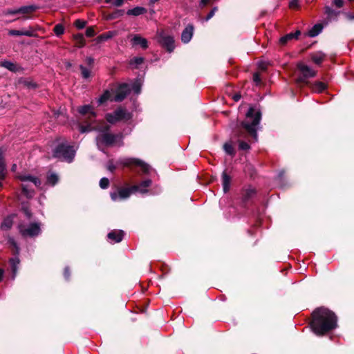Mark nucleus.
Here are the masks:
<instances>
[{"label": "nucleus", "mask_w": 354, "mask_h": 354, "mask_svg": "<svg viewBox=\"0 0 354 354\" xmlns=\"http://www.w3.org/2000/svg\"><path fill=\"white\" fill-rule=\"evenodd\" d=\"M310 327L317 335H323L337 326V317L330 310L319 308L313 311Z\"/></svg>", "instance_id": "obj_1"}, {"label": "nucleus", "mask_w": 354, "mask_h": 354, "mask_svg": "<svg viewBox=\"0 0 354 354\" xmlns=\"http://www.w3.org/2000/svg\"><path fill=\"white\" fill-rule=\"evenodd\" d=\"M261 120V113L250 107L246 113L245 121L241 122L242 127L255 140H257V127Z\"/></svg>", "instance_id": "obj_2"}, {"label": "nucleus", "mask_w": 354, "mask_h": 354, "mask_svg": "<svg viewBox=\"0 0 354 354\" xmlns=\"http://www.w3.org/2000/svg\"><path fill=\"white\" fill-rule=\"evenodd\" d=\"M75 155V149L73 146L67 145L66 143H60L53 151V157L62 160L71 162Z\"/></svg>", "instance_id": "obj_3"}, {"label": "nucleus", "mask_w": 354, "mask_h": 354, "mask_svg": "<svg viewBox=\"0 0 354 354\" xmlns=\"http://www.w3.org/2000/svg\"><path fill=\"white\" fill-rule=\"evenodd\" d=\"M17 178L22 182L21 188L23 193L28 198H32L34 196V191L30 187L28 183H32L35 187L41 185V180L38 178L28 174L18 175Z\"/></svg>", "instance_id": "obj_4"}, {"label": "nucleus", "mask_w": 354, "mask_h": 354, "mask_svg": "<svg viewBox=\"0 0 354 354\" xmlns=\"http://www.w3.org/2000/svg\"><path fill=\"white\" fill-rule=\"evenodd\" d=\"M132 118L131 113L129 112L123 107H119L113 113L106 115V120L111 124H115L118 122H127Z\"/></svg>", "instance_id": "obj_5"}, {"label": "nucleus", "mask_w": 354, "mask_h": 354, "mask_svg": "<svg viewBox=\"0 0 354 354\" xmlns=\"http://www.w3.org/2000/svg\"><path fill=\"white\" fill-rule=\"evenodd\" d=\"M17 227L19 233L24 237H35L41 233V225L39 223H32L28 225L19 223Z\"/></svg>", "instance_id": "obj_6"}, {"label": "nucleus", "mask_w": 354, "mask_h": 354, "mask_svg": "<svg viewBox=\"0 0 354 354\" xmlns=\"http://www.w3.org/2000/svg\"><path fill=\"white\" fill-rule=\"evenodd\" d=\"M109 127H106V131L109 130ZM119 137L118 135L111 134L108 133L107 131L100 133L97 137H96V143L97 145V147L100 149L102 150V147L104 146H111L115 142H116L118 138Z\"/></svg>", "instance_id": "obj_7"}, {"label": "nucleus", "mask_w": 354, "mask_h": 354, "mask_svg": "<svg viewBox=\"0 0 354 354\" xmlns=\"http://www.w3.org/2000/svg\"><path fill=\"white\" fill-rule=\"evenodd\" d=\"M157 36L158 42L165 47L169 53L172 52L175 48L174 37L165 34L163 30L158 31Z\"/></svg>", "instance_id": "obj_8"}, {"label": "nucleus", "mask_w": 354, "mask_h": 354, "mask_svg": "<svg viewBox=\"0 0 354 354\" xmlns=\"http://www.w3.org/2000/svg\"><path fill=\"white\" fill-rule=\"evenodd\" d=\"M134 193L132 186L130 187H120L117 191L111 192V198L113 201H123L128 198Z\"/></svg>", "instance_id": "obj_9"}, {"label": "nucleus", "mask_w": 354, "mask_h": 354, "mask_svg": "<svg viewBox=\"0 0 354 354\" xmlns=\"http://www.w3.org/2000/svg\"><path fill=\"white\" fill-rule=\"evenodd\" d=\"M121 162L124 166H126V167H128V166H130L132 165H137L142 169V171L145 174H148L151 170V167L149 165L146 164L145 162H144L143 161H142L141 160H139V159L131 158H124L121 161Z\"/></svg>", "instance_id": "obj_10"}, {"label": "nucleus", "mask_w": 354, "mask_h": 354, "mask_svg": "<svg viewBox=\"0 0 354 354\" xmlns=\"http://www.w3.org/2000/svg\"><path fill=\"white\" fill-rule=\"evenodd\" d=\"M130 87L126 84L123 83L118 86L117 89L115 90V95L114 97L111 100V101L115 102H121L122 101L127 95L130 93Z\"/></svg>", "instance_id": "obj_11"}, {"label": "nucleus", "mask_w": 354, "mask_h": 354, "mask_svg": "<svg viewBox=\"0 0 354 354\" xmlns=\"http://www.w3.org/2000/svg\"><path fill=\"white\" fill-rule=\"evenodd\" d=\"M298 68L301 71L302 75L297 79L298 82H305L306 80L315 76L316 72L312 68L303 64L298 65Z\"/></svg>", "instance_id": "obj_12"}, {"label": "nucleus", "mask_w": 354, "mask_h": 354, "mask_svg": "<svg viewBox=\"0 0 354 354\" xmlns=\"http://www.w3.org/2000/svg\"><path fill=\"white\" fill-rule=\"evenodd\" d=\"M151 184L152 181L150 179H147L142 181L138 185H133L132 189L134 192H138L141 194H145L148 192L147 188L149 187Z\"/></svg>", "instance_id": "obj_13"}, {"label": "nucleus", "mask_w": 354, "mask_h": 354, "mask_svg": "<svg viewBox=\"0 0 354 354\" xmlns=\"http://www.w3.org/2000/svg\"><path fill=\"white\" fill-rule=\"evenodd\" d=\"M38 9V7L35 5L21 6L18 8L19 14L24 15V19H30L31 17L28 16L30 13L35 12Z\"/></svg>", "instance_id": "obj_14"}, {"label": "nucleus", "mask_w": 354, "mask_h": 354, "mask_svg": "<svg viewBox=\"0 0 354 354\" xmlns=\"http://www.w3.org/2000/svg\"><path fill=\"white\" fill-rule=\"evenodd\" d=\"M194 27L192 25H188L183 31L181 35V40L183 43H188L193 36Z\"/></svg>", "instance_id": "obj_15"}, {"label": "nucleus", "mask_w": 354, "mask_h": 354, "mask_svg": "<svg viewBox=\"0 0 354 354\" xmlns=\"http://www.w3.org/2000/svg\"><path fill=\"white\" fill-rule=\"evenodd\" d=\"M15 214H11L6 216L2 221L0 228L3 231H8L10 230L13 225L14 218Z\"/></svg>", "instance_id": "obj_16"}, {"label": "nucleus", "mask_w": 354, "mask_h": 354, "mask_svg": "<svg viewBox=\"0 0 354 354\" xmlns=\"http://www.w3.org/2000/svg\"><path fill=\"white\" fill-rule=\"evenodd\" d=\"M131 42L133 46H140L143 49L148 47L147 40L140 35H134L131 39Z\"/></svg>", "instance_id": "obj_17"}, {"label": "nucleus", "mask_w": 354, "mask_h": 354, "mask_svg": "<svg viewBox=\"0 0 354 354\" xmlns=\"http://www.w3.org/2000/svg\"><path fill=\"white\" fill-rule=\"evenodd\" d=\"M0 66L9 70L11 72H18L22 70V68L17 65V64L10 62V61H3L0 63Z\"/></svg>", "instance_id": "obj_18"}, {"label": "nucleus", "mask_w": 354, "mask_h": 354, "mask_svg": "<svg viewBox=\"0 0 354 354\" xmlns=\"http://www.w3.org/2000/svg\"><path fill=\"white\" fill-rule=\"evenodd\" d=\"M78 111L83 115H88V118L91 120L95 118V113L93 111L92 106L90 105H84L80 106L78 109Z\"/></svg>", "instance_id": "obj_19"}, {"label": "nucleus", "mask_w": 354, "mask_h": 354, "mask_svg": "<svg viewBox=\"0 0 354 354\" xmlns=\"http://www.w3.org/2000/svg\"><path fill=\"white\" fill-rule=\"evenodd\" d=\"M9 35L11 36H28V37H34L35 35L33 32V30L30 28L29 30H10L8 32Z\"/></svg>", "instance_id": "obj_20"}, {"label": "nucleus", "mask_w": 354, "mask_h": 354, "mask_svg": "<svg viewBox=\"0 0 354 354\" xmlns=\"http://www.w3.org/2000/svg\"><path fill=\"white\" fill-rule=\"evenodd\" d=\"M123 235V231L114 230L108 234V238L115 243H119L122 240Z\"/></svg>", "instance_id": "obj_21"}, {"label": "nucleus", "mask_w": 354, "mask_h": 354, "mask_svg": "<svg viewBox=\"0 0 354 354\" xmlns=\"http://www.w3.org/2000/svg\"><path fill=\"white\" fill-rule=\"evenodd\" d=\"M301 34V32L299 30H297L295 32V33H289V34H287L286 35L282 37L281 39H280V44L281 45H285L286 44H287V42L288 41H290L293 39H297L298 36Z\"/></svg>", "instance_id": "obj_22"}, {"label": "nucleus", "mask_w": 354, "mask_h": 354, "mask_svg": "<svg viewBox=\"0 0 354 354\" xmlns=\"http://www.w3.org/2000/svg\"><path fill=\"white\" fill-rule=\"evenodd\" d=\"M147 12V9L144 7L137 6L127 10V14L132 16H139Z\"/></svg>", "instance_id": "obj_23"}, {"label": "nucleus", "mask_w": 354, "mask_h": 354, "mask_svg": "<svg viewBox=\"0 0 354 354\" xmlns=\"http://www.w3.org/2000/svg\"><path fill=\"white\" fill-rule=\"evenodd\" d=\"M230 182H231V178L230 176H228L225 171H223L222 174V183H223V192L226 193L229 191L230 187Z\"/></svg>", "instance_id": "obj_24"}, {"label": "nucleus", "mask_w": 354, "mask_h": 354, "mask_svg": "<svg viewBox=\"0 0 354 354\" xmlns=\"http://www.w3.org/2000/svg\"><path fill=\"white\" fill-rule=\"evenodd\" d=\"M115 35H117L116 31H109V32H106L105 33H103V34L99 35L96 38V41L97 43H100L103 41L108 40V39L113 37Z\"/></svg>", "instance_id": "obj_25"}, {"label": "nucleus", "mask_w": 354, "mask_h": 354, "mask_svg": "<svg viewBox=\"0 0 354 354\" xmlns=\"http://www.w3.org/2000/svg\"><path fill=\"white\" fill-rule=\"evenodd\" d=\"M73 39L75 42V46L78 48H82L85 45V39L82 34L73 35Z\"/></svg>", "instance_id": "obj_26"}, {"label": "nucleus", "mask_w": 354, "mask_h": 354, "mask_svg": "<svg viewBox=\"0 0 354 354\" xmlns=\"http://www.w3.org/2000/svg\"><path fill=\"white\" fill-rule=\"evenodd\" d=\"M323 28V26L318 24H315L308 32V35L311 37H314L317 35H318L322 30Z\"/></svg>", "instance_id": "obj_27"}, {"label": "nucleus", "mask_w": 354, "mask_h": 354, "mask_svg": "<svg viewBox=\"0 0 354 354\" xmlns=\"http://www.w3.org/2000/svg\"><path fill=\"white\" fill-rule=\"evenodd\" d=\"M59 180V176L54 172H48L47 174V183L51 185H55Z\"/></svg>", "instance_id": "obj_28"}, {"label": "nucleus", "mask_w": 354, "mask_h": 354, "mask_svg": "<svg viewBox=\"0 0 354 354\" xmlns=\"http://www.w3.org/2000/svg\"><path fill=\"white\" fill-rule=\"evenodd\" d=\"M10 263L13 272V278H15L17 274L18 265L19 264V259L17 257L12 258L10 259Z\"/></svg>", "instance_id": "obj_29"}, {"label": "nucleus", "mask_w": 354, "mask_h": 354, "mask_svg": "<svg viewBox=\"0 0 354 354\" xmlns=\"http://www.w3.org/2000/svg\"><path fill=\"white\" fill-rule=\"evenodd\" d=\"M6 167L4 157H0V179L3 180L6 176Z\"/></svg>", "instance_id": "obj_30"}, {"label": "nucleus", "mask_w": 354, "mask_h": 354, "mask_svg": "<svg viewBox=\"0 0 354 354\" xmlns=\"http://www.w3.org/2000/svg\"><path fill=\"white\" fill-rule=\"evenodd\" d=\"M80 69L81 71L82 77L84 79H88L91 76V68H87L84 66L83 65L80 66Z\"/></svg>", "instance_id": "obj_31"}, {"label": "nucleus", "mask_w": 354, "mask_h": 354, "mask_svg": "<svg viewBox=\"0 0 354 354\" xmlns=\"http://www.w3.org/2000/svg\"><path fill=\"white\" fill-rule=\"evenodd\" d=\"M325 57V55L322 53H317L312 55L313 61L317 64H320Z\"/></svg>", "instance_id": "obj_32"}, {"label": "nucleus", "mask_w": 354, "mask_h": 354, "mask_svg": "<svg viewBox=\"0 0 354 354\" xmlns=\"http://www.w3.org/2000/svg\"><path fill=\"white\" fill-rule=\"evenodd\" d=\"M111 93L109 91H106L98 99V103L100 104H102V103L106 102L109 100H111L112 99H111Z\"/></svg>", "instance_id": "obj_33"}, {"label": "nucleus", "mask_w": 354, "mask_h": 354, "mask_svg": "<svg viewBox=\"0 0 354 354\" xmlns=\"http://www.w3.org/2000/svg\"><path fill=\"white\" fill-rule=\"evenodd\" d=\"M325 88H326L325 84H324L321 82H316L313 87V89L315 92H318V93L323 91Z\"/></svg>", "instance_id": "obj_34"}, {"label": "nucleus", "mask_w": 354, "mask_h": 354, "mask_svg": "<svg viewBox=\"0 0 354 354\" xmlns=\"http://www.w3.org/2000/svg\"><path fill=\"white\" fill-rule=\"evenodd\" d=\"M53 31L57 36H60L64 34V28L62 24H58L54 27Z\"/></svg>", "instance_id": "obj_35"}, {"label": "nucleus", "mask_w": 354, "mask_h": 354, "mask_svg": "<svg viewBox=\"0 0 354 354\" xmlns=\"http://www.w3.org/2000/svg\"><path fill=\"white\" fill-rule=\"evenodd\" d=\"M225 151L229 154V155H234V147L231 144L225 143L223 146Z\"/></svg>", "instance_id": "obj_36"}, {"label": "nucleus", "mask_w": 354, "mask_h": 354, "mask_svg": "<svg viewBox=\"0 0 354 354\" xmlns=\"http://www.w3.org/2000/svg\"><path fill=\"white\" fill-rule=\"evenodd\" d=\"M143 62H144V58L143 57H133L130 61V64L131 65L138 66V65L141 64Z\"/></svg>", "instance_id": "obj_37"}, {"label": "nucleus", "mask_w": 354, "mask_h": 354, "mask_svg": "<svg viewBox=\"0 0 354 354\" xmlns=\"http://www.w3.org/2000/svg\"><path fill=\"white\" fill-rule=\"evenodd\" d=\"M8 243H10V245L13 247V248L15 250V252L17 254L19 253V248L17 245V242L15 241V240L12 238V237H8Z\"/></svg>", "instance_id": "obj_38"}, {"label": "nucleus", "mask_w": 354, "mask_h": 354, "mask_svg": "<svg viewBox=\"0 0 354 354\" xmlns=\"http://www.w3.org/2000/svg\"><path fill=\"white\" fill-rule=\"evenodd\" d=\"M8 243H10V245L13 247V248L15 250V252L17 254L19 253V248L17 245V242L15 241V240L12 238V237H8Z\"/></svg>", "instance_id": "obj_39"}, {"label": "nucleus", "mask_w": 354, "mask_h": 354, "mask_svg": "<svg viewBox=\"0 0 354 354\" xmlns=\"http://www.w3.org/2000/svg\"><path fill=\"white\" fill-rule=\"evenodd\" d=\"M8 243H10V245L13 247V248L15 250V252L17 254L19 253V248L17 245V242L15 241V240L12 238V237H8Z\"/></svg>", "instance_id": "obj_40"}, {"label": "nucleus", "mask_w": 354, "mask_h": 354, "mask_svg": "<svg viewBox=\"0 0 354 354\" xmlns=\"http://www.w3.org/2000/svg\"><path fill=\"white\" fill-rule=\"evenodd\" d=\"M109 180L107 178H102L100 181V186L102 189H106L109 187Z\"/></svg>", "instance_id": "obj_41"}, {"label": "nucleus", "mask_w": 354, "mask_h": 354, "mask_svg": "<svg viewBox=\"0 0 354 354\" xmlns=\"http://www.w3.org/2000/svg\"><path fill=\"white\" fill-rule=\"evenodd\" d=\"M86 22L85 21L80 20V19H77L75 21V26L78 29H82L83 28H84L86 26Z\"/></svg>", "instance_id": "obj_42"}, {"label": "nucleus", "mask_w": 354, "mask_h": 354, "mask_svg": "<svg viewBox=\"0 0 354 354\" xmlns=\"http://www.w3.org/2000/svg\"><path fill=\"white\" fill-rule=\"evenodd\" d=\"M239 147L241 150H247L250 149V145L248 142L243 140H240Z\"/></svg>", "instance_id": "obj_43"}, {"label": "nucleus", "mask_w": 354, "mask_h": 354, "mask_svg": "<svg viewBox=\"0 0 354 354\" xmlns=\"http://www.w3.org/2000/svg\"><path fill=\"white\" fill-rule=\"evenodd\" d=\"M22 211L24 212L25 215L28 218H30L32 216V213L29 209V207L26 205H23Z\"/></svg>", "instance_id": "obj_44"}, {"label": "nucleus", "mask_w": 354, "mask_h": 354, "mask_svg": "<svg viewBox=\"0 0 354 354\" xmlns=\"http://www.w3.org/2000/svg\"><path fill=\"white\" fill-rule=\"evenodd\" d=\"M19 14L18 8L17 9H7L3 11V15H13Z\"/></svg>", "instance_id": "obj_45"}, {"label": "nucleus", "mask_w": 354, "mask_h": 354, "mask_svg": "<svg viewBox=\"0 0 354 354\" xmlns=\"http://www.w3.org/2000/svg\"><path fill=\"white\" fill-rule=\"evenodd\" d=\"M132 88L133 90V91L138 94L140 93V89H141V84L139 83V82H135L133 84V86H132Z\"/></svg>", "instance_id": "obj_46"}, {"label": "nucleus", "mask_w": 354, "mask_h": 354, "mask_svg": "<svg viewBox=\"0 0 354 354\" xmlns=\"http://www.w3.org/2000/svg\"><path fill=\"white\" fill-rule=\"evenodd\" d=\"M86 35L87 37H91L95 35V32L93 27H88L86 30Z\"/></svg>", "instance_id": "obj_47"}, {"label": "nucleus", "mask_w": 354, "mask_h": 354, "mask_svg": "<svg viewBox=\"0 0 354 354\" xmlns=\"http://www.w3.org/2000/svg\"><path fill=\"white\" fill-rule=\"evenodd\" d=\"M289 6L292 9H295V8H298V6H299V1H298V0H292L290 2V3H289Z\"/></svg>", "instance_id": "obj_48"}, {"label": "nucleus", "mask_w": 354, "mask_h": 354, "mask_svg": "<svg viewBox=\"0 0 354 354\" xmlns=\"http://www.w3.org/2000/svg\"><path fill=\"white\" fill-rule=\"evenodd\" d=\"M216 10H217V8L215 7V8H212V10L207 15L205 20L206 21L209 20L214 15Z\"/></svg>", "instance_id": "obj_49"}, {"label": "nucleus", "mask_w": 354, "mask_h": 354, "mask_svg": "<svg viewBox=\"0 0 354 354\" xmlns=\"http://www.w3.org/2000/svg\"><path fill=\"white\" fill-rule=\"evenodd\" d=\"M86 62L88 65L89 68H93V63H94V59L92 57H86Z\"/></svg>", "instance_id": "obj_50"}, {"label": "nucleus", "mask_w": 354, "mask_h": 354, "mask_svg": "<svg viewBox=\"0 0 354 354\" xmlns=\"http://www.w3.org/2000/svg\"><path fill=\"white\" fill-rule=\"evenodd\" d=\"M253 80L257 84H258L261 82V78H260L259 73H256L254 74Z\"/></svg>", "instance_id": "obj_51"}, {"label": "nucleus", "mask_w": 354, "mask_h": 354, "mask_svg": "<svg viewBox=\"0 0 354 354\" xmlns=\"http://www.w3.org/2000/svg\"><path fill=\"white\" fill-rule=\"evenodd\" d=\"M124 0H114L112 3V4L116 7H120L122 6L124 3Z\"/></svg>", "instance_id": "obj_52"}, {"label": "nucleus", "mask_w": 354, "mask_h": 354, "mask_svg": "<svg viewBox=\"0 0 354 354\" xmlns=\"http://www.w3.org/2000/svg\"><path fill=\"white\" fill-rule=\"evenodd\" d=\"M81 133H85L86 131H89L92 129V128L90 126H80V127Z\"/></svg>", "instance_id": "obj_53"}, {"label": "nucleus", "mask_w": 354, "mask_h": 354, "mask_svg": "<svg viewBox=\"0 0 354 354\" xmlns=\"http://www.w3.org/2000/svg\"><path fill=\"white\" fill-rule=\"evenodd\" d=\"M333 3L338 8L342 7L344 4L343 0H333Z\"/></svg>", "instance_id": "obj_54"}, {"label": "nucleus", "mask_w": 354, "mask_h": 354, "mask_svg": "<svg viewBox=\"0 0 354 354\" xmlns=\"http://www.w3.org/2000/svg\"><path fill=\"white\" fill-rule=\"evenodd\" d=\"M346 17L347 18V19L348 20H354V15L353 14H351V13H346Z\"/></svg>", "instance_id": "obj_55"}, {"label": "nucleus", "mask_w": 354, "mask_h": 354, "mask_svg": "<svg viewBox=\"0 0 354 354\" xmlns=\"http://www.w3.org/2000/svg\"><path fill=\"white\" fill-rule=\"evenodd\" d=\"M240 99H241V95L240 94L236 93V94L234 95L233 100L235 102H238Z\"/></svg>", "instance_id": "obj_56"}, {"label": "nucleus", "mask_w": 354, "mask_h": 354, "mask_svg": "<svg viewBox=\"0 0 354 354\" xmlns=\"http://www.w3.org/2000/svg\"><path fill=\"white\" fill-rule=\"evenodd\" d=\"M69 275H70V273H69V270H68V268H66L65 270H64V276L66 279H68L69 277Z\"/></svg>", "instance_id": "obj_57"}, {"label": "nucleus", "mask_w": 354, "mask_h": 354, "mask_svg": "<svg viewBox=\"0 0 354 354\" xmlns=\"http://www.w3.org/2000/svg\"><path fill=\"white\" fill-rule=\"evenodd\" d=\"M209 0H201V4L203 6H205L207 4V3L209 2Z\"/></svg>", "instance_id": "obj_58"}, {"label": "nucleus", "mask_w": 354, "mask_h": 354, "mask_svg": "<svg viewBox=\"0 0 354 354\" xmlns=\"http://www.w3.org/2000/svg\"><path fill=\"white\" fill-rule=\"evenodd\" d=\"M115 166L113 165H110L108 166V169L111 171H113L115 169Z\"/></svg>", "instance_id": "obj_59"}, {"label": "nucleus", "mask_w": 354, "mask_h": 354, "mask_svg": "<svg viewBox=\"0 0 354 354\" xmlns=\"http://www.w3.org/2000/svg\"><path fill=\"white\" fill-rule=\"evenodd\" d=\"M3 270L1 268H0V281L3 279Z\"/></svg>", "instance_id": "obj_60"}, {"label": "nucleus", "mask_w": 354, "mask_h": 354, "mask_svg": "<svg viewBox=\"0 0 354 354\" xmlns=\"http://www.w3.org/2000/svg\"><path fill=\"white\" fill-rule=\"evenodd\" d=\"M17 165L16 164H13L12 166V168H11L12 171H15L16 169H17Z\"/></svg>", "instance_id": "obj_61"}, {"label": "nucleus", "mask_w": 354, "mask_h": 354, "mask_svg": "<svg viewBox=\"0 0 354 354\" xmlns=\"http://www.w3.org/2000/svg\"><path fill=\"white\" fill-rule=\"evenodd\" d=\"M71 66H72L71 63H70V62H66V68H71Z\"/></svg>", "instance_id": "obj_62"}, {"label": "nucleus", "mask_w": 354, "mask_h": 354, "mask_svg": "<svg viewBox=\"0 0 354 354\" xmlns=\"http://www.w3.org/2000/svg\"><path fill=\"white\" fill-rule=\"evenodd\" d=\"M4 151L0 148V157H3Z\"/></svg>", "instance_id": "obj_63"}, {"label": "nucleus", "mask_w": 354, "mask_h": 354, "mask_svg": "<svg viewBox=\"0 0 354 354\" xmlns=\"http://www.w3.org/2000/svg\"><path fill=\"white\" fill-rule=\"evenodd\" d=\"M114 0H105L106 3H112Z\"/></svg>", "instance_id": "obj_64"}]
</instances>
